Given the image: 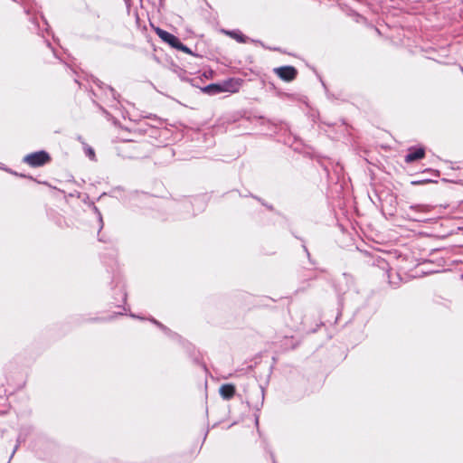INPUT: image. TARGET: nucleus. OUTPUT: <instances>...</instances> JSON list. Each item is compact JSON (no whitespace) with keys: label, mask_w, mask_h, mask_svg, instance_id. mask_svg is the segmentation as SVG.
Listing matches in <instances>:
<instances>
[{"label":"nucleus","mask_w":463,"mask_h":463,"mask_svg":"<svg viewBox=\"0 0 463 463\" xmlns=\"http://www.w3.org/2000/svg\"><path fill=\"white\" fill-rule=\"evenodd\" d=\"M153 29L154 31L156 32V33L157 34V36L165 43L169 44L171 47L178 50V51H181L184 53H187V54H193L192 51L187 47L185 46L184 44H183L180 40L175 36L174 34L159 28V27H155L153 26Z\"/></svg>","instance_id":"1"},{"label":"nucleus","mask_w":463,"mask_h":463,"mask_svg":"<svg viewBox=\"0 0 463 463\" xmlns=\"http://www.w3.org/2000/svg\"><path fill=\"white\" fill-rule=\"evenodd\" d=\"M51 161L50 154L44 150L30 153L23 158L24 164L33 168L43 166Z\"/></svg>","instance_id":"2"},{"label":"nucleus","mask_w":463,"mask_h":463,"mask_svg":"<svg viewBox=\"0 0 463 463\" xmlns=\"http://www.w3.org/2000/svg\"><path fill=\"white\" fill-rule=\"evenodd\" d=\"M273 71L280 80L286 82L294 80L298 74V70L290 65L275 68Z\"/></svg>","instance_id":"3"},{"label":"nucleus","mask_w":463,"mask_h":463,"mask_svg":"<svg viewBox=\"0 0 463 463\" xmlns=\"http://www.w3.org/2000/svg\"><path fill=\"white\" fill-rule=\"evenodd\" d=\"M221 85V90H222V92H238L241 87V80L233 78L223 80Z\"/></svg>","instance_id":"4"},{"label":"nucleus","mask_w":463,"mask_h":463,"mask_svg":"<svg viewBox=\"0 0 463 463\" xmlns=\"http://www.w3.org/2000/svg\"><path fill=\"white\" fill-rule=\"evenodd\" d=\"M425 156V150L423 148L410 149L409 153L405 156L406 163H412L414 161L422 159Z\"/></svg>","instance_id":"5"},{"label":"nucleus","mask_w":463,"mask_h":463,"mask_svg":"<svg viewBox=\"0 0 463 463\" xmlns=\"http://www.w3.org/2000/svg\"><path fill=\"white\" fill-rule=\"evenodd\" d=\"M220 394L225 400H231L233 398L236 392L235 386L232 383H225L220 387Z\"/></svg>","instance_id":"6"},{"label":"nucleus","mask_w":463,"mask_h":463,"mask_svg":"<svg viewBox=\"0 0 463 463\" xmlns=\"http://www.w3.org/2000/svg\"><path fill=\"white\" fill-rule=\"evenodd\" d=\"M221 89H222L221 83H212L204 88V91L207 93H220V92H222V90H221Z\"/></svg>","instance_id":"7"},{"label":"nucleus","mask_w":463,"mask_h":463,"mask_svg":"<svg viewBox=\"0 0 463 463\" xmlns=\"http://www.w3.org/2000/svg\"><path fill=\"white\" fill-rule=\"evenodd\" d=\"M225 33L227 35H229L230 37H232V39H235L239 43H245L246 42L245 35H243L241 33H237V32H234V31H228V32H225Z\"/></svg>","instance_id":"8"}]
</instances>
